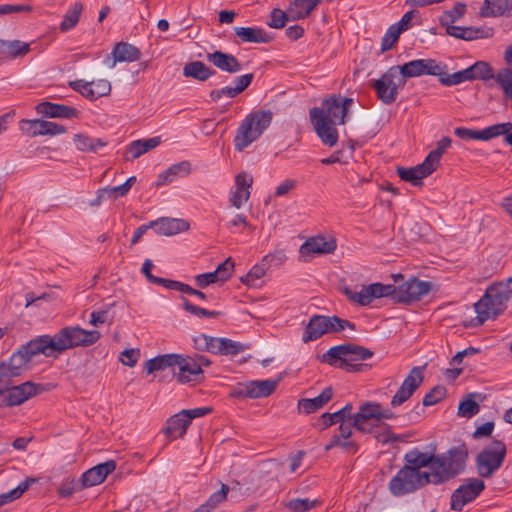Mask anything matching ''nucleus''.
Here are the masks:
<instances>
[{"label":"nucleus","mask_w":512,"mask_h":512,"mask_svg":"<svg viewBox=\"0 0 512 512\" xmlns=\"http://www.w3.org/2000/svg\"><path fill=\"white\" fill-rule=\"evenodd\" d=\"M37 112L51 118H78L79 111L64 104H57L52 102H42L36 107Z\"/></svg>","instance_id":"obj_24"},{"label":"nucleus","mask_w":512,"mask_h":512,"mask_svg":"<svg viewBox=\"0 0 512 512\" xmlns=\"http://www.w3.org/2000/svg\"><path fill=\"white\" fill-rule=\"evenodd\" d=\"M327 322L326 316L314 315L310 318L305 333L303 335V342L307 343L310 341L317 340L322 335L327 334Z\"/></svg>","instance_id":"obj_26"},{"label":"nucleus","mask_w":512,"mask_h":512,"mask_svg":"<svg viewBox=\"0 0 512 512\" xmlns=\"http://www.w3.org/2000/svg\"><path fill=\"white\" fill-rule=\"evenodd\" d=\"M189 419L186 417V412H179L167 421V426L164 429V433L169 437H182L187 428L189 427Z\"/></svg>","instance_id":"obj_32"},{"label":"nucleus","mask_w":512,"mask_h":512,"mask_svg":"<svg viewBox=\"0 0 512 512\" xmlns=\"http://www.w3.org/2000/svg\"><path fill=\"white\" fill-rule=\"evenodd\" d=\"M511 11L505 0H485L484 7L481 9V15L485 17L502 16Z\"/></svg>","instance_id":"obj_42"},{"label":"nucleus","mask_w":512,"mask_h":512,"mask_svg":"<svg viewBox=\"0 0 512 512\" xmlns=\"http://www.w3.org/2000/svg\"><path fill=\"white\" fill-rule=\"evenodd\" d=\"M423 381L421 369L414 367L407 377L404 379L402 385L392 397L391 405L397 407L406 402L413 393L419 388Z\"/></svg>","instance_id":"obj_15"},{"label":"nucleus","mask_w":512,"mask_h":512,"mask_svg":"<svg viewBox=\"0 0 512 512\" xmlns=\"http://www.w3.org/2000/svg\"><path fill=\"white\" fill-rule=\"evenodd\" d=\"M216 71L207 66L202 61H192L187 63L183 68V75L187 78L204 82L214 76Z\"/></svg>","instance_id":"obj_31"},{"label":"nucleus","mask_w":512,"mask_h":512,"mask_svg":"<svg viewBox=\"0 0 512 512\" xmlns=\"http://www.w3.org/2000/svg\"><path fill=\"white\" fill-rule=\"evenodd\" d=\"M512 130V122L498 123L481 130V140L487 141L499 136H504Z\"/></svg>","instance_id":"obj_46"},{"label":"nucleus","mask_w":512,"mask_h":512,"mask_svg":"<svg viewBox=\"0 0 512 512\" xmlns=\"http://www.w3.org/2000/svg\"><path fill=\"white\" fill-rule=\"evenodd\" d=\"M190 170L191 167L188 161L173 164L158 176L156 185L159 187L171 183L177 178L185 177L190 173Z\"/></svg>","instance_id":"obj_27"},{"label":"nucleus","mask_w":512,"mask_h":512,"mask_svg":"<svg viewBox=\"0 0 512 512\" xmlns=\"http://www.w3.org/2000/svg\"><path fill=\"white\" fill-rule=\"evenodd\" d=\"M83 11V5L80 2H75L65 13L62 22L60 23V30L67 32L74 28Z\"/></svg>","instance_id":"obj_40"},{"label":"nucleus","mask_w":512,"mask_h":512,"mask_svg":"<svg viewBox=\"0 0 512 512\" xmlns=\"http://www.w3.org/2000/svg\"><path fill=\"white\" fill-rule=\"evenodd\" d=\"M141 58V51L134 45L128 42L117 43L111 54L105 59V63L114 68L117 62H134Z\"/></svg>","instance_id":"obj_16"},{"label":"nucleus","mask_w":512,"mask_h":512,"mask_svg":"<svg viewBox=\"0 0 512 512\" xmlns=\"http://www.w3.org/2000/svg\"><path fill=\"white\" fill-rule=\"evenodd\" d=\"M206 59L219 70L229 74L238 73L242 69L241 63L234 55L222 51L207 53Z\"/></svg>","instance_id":"obj_21"},{"label":"nucleus","mask_w":512,"mask_h":512,"mask_svg":"<svg viewBox=\"0 0 512 512\" xmlns=\"http://www.w3.org/2000/svg\"><path fill=\"white\" fill-rule=\"evenodd\" d=\"M39 390H42L41 387L30 381L12 386L11 379H1L0 407L20 405L35 396Z\"/></svg>","instance_id":"obj_9"},{"label":"nucleus","mask_w":512,"mask_h":512,"mask_svg":"<svg viewBox=\"0 0 512 512\" xmlns=\"http://www.w3.org/2000/svg\"><path fill=\"white\" fill-rule=\"evenodd\" d=\"M318 500L305 499H292L287 503V508L294 512H305L314 508L318 504Z\"/></svg>","instance_id":"obj_56"},{"label":"nucleus","mask_w":512,"mask_h":512,"mask_svg":"<svg viewBox=\"0 0 512 512\" xmlns=\"http://www.w3.org/2000/svg\"><path fill=\"white\" fill-rule=\"evenodd\" d=\"M373 351L357 344H343L331 347L322 355L321 361L336 365L347 372H361L367 364L358 363L371 358Z\"/></svg>","instance_id":"obj_5"},{"label":"nucleus","mask_w":512,"mask_h":512,"mask_svg":"<svg viewBox=\"0 0 512 512\" xmlns=\"http://www.w3.org/2000/svg\"><path fill=\"white\" fill-rule=\"evenodd\" d=\"M234 266V262L229 257L217 267L214 272L219 277L220 282H225L231 277Z\"/></svg>","instance_id":"obj_63"},{"label":"nucleus","mask_w":512,"mask_h":512,"mask_svg":"<svg viewBox=\"0 0 512 512\" xmlns=\"http://www.w3.org/2000/svg\"><path fill=\"white\" fill-rule=\"evenodd\" d=\"M179 372L176 377L178 382L184 384L189 382H197L203 378V370L199 369L198 364H194L191 357H184L181 355V359L177 366Z\"/></svg>","instance_id":"obj_23"},{"label":"nucleus","mask_w":512,"mask_h":512,"mask_svg":"<svg viewBox=\"0 0 512 512\" xmlns=\"http://www.w3.org/2000/svg\"><path fill=\"white\" fill-rule=\"evenodd\" d=\"M354 427L361 432H369L367 424L370 421L381 420V405L376 402H366L362 404L359 411L352 417Z\"/></svg>","instance_id":"obj_17"},{"label":"nucleus","mask_w":512,"mask_h":512,"mask_svg":"<svg viewBox=\"0 0 512 512\" xmlns=\"http://www.w3.org/2000/svg\"><path fill=\"white\" fill-rule=\"evenodd\" d=\"M431 287L432 284L429 281L410 278L398 288L393 285L373 283L368 286H362L358 292L350 288H345L344 294L350 301L361 306L370 304L376 298L386 296H391L395 302L409 304L427 295Z\"/></svg>","instance_id":"obj_4"},{"label":"nucleus","mask_w":512,"mask_h":512,"mask_svg":"<svg viewBox=\"0 0 512 512\" xmlns=\"http://www.w3.org/2000/svg\"><path fill=\"white\" fill-rule=\"evenodd\" d=\"M235 35L245 43H268L271 36L259 27H235Z\"/></svg>","instance_id":"obj_28"},{"label":"nucleus","mask_w":512,"mask_h":512,"mask_svg":"<svg viewBox=\"0 0 512 512\" xmlns=\"http://www.w3.org/2000/svg\"><path fill=\"white\" fill-rule=\"evenodd\" d=\"M268 267L264 265L263 261L259 265H255L252 269L243 277L240 278L243 284L254 286L255 282L262 278Z\"/></svg>","instance_id":"obj_53"},{"label":"nucleus","mask_w":512,"mask_h":512,"mask_svg":"<svg viewBox=\"0 0 512 512\" xmlns=\"http://www.w3.org/2000/svg\"><path fill=\"white\" fill-rule=\"evenodd\" d=\"M466 8L467 6L463 2L455 3L451 9L445 10L439 17L440 25L444 28L453 25L455 22L464 17Z\"/></svg>","instance_id":"obj_37"},{"label":"nucleus","mask_w":512,"mask_h":512,"mask_svg":"<svg viewBox=\"0 0 512 512\" xmlns=\"http://www.w3.org/2000/svg\"><path fill=\"white\" fill-rule=\"evenodd\" d=\"M451 143L452 141L449 137H443L440 141L437 142L436 148L432 150L425 158L426 162L434 167V170H436L442 155L451 146Z\"/></svg>","instance_id":"obj_45"},{"label":"nucleus","mask_w":512,"mask_h":512,"mask_svg":"<svg viewBox=\"0 0 512 512\" xmlns=\"http://www.w3.org/2000/svg\"><path fill=\"white\" fill-rule=\"evenodd\" d=\"M244 350V346L236 341L227 338H220L219 354L236 355Z\"/></svg>","instance_id":"obj_54"},{"label":"nucleus","mask_w":512,"mask_h":512,"mask_svg":"<svg viewBox=\"0 0 512 512\" xmlns=\"http://www.w3.org/2000/svg\"><path fill=\"white\" fill-rule=\"evenodd\" d=\"M468 449L465 444L452 447L446 453L435 455L413 450L404 457L406 466L420 470L429 467L430 483L441 484L462 473L466 467Z\"/></svg>","instance_id":"obj_2"},{"label":"nucleus","mask_w":512,"mask_h":512,"mask_svg":"<svg viewBox=\"0 0 512 512\" xmlns=\"http://www.w3.org/2000/svg\"><path fill=\"white\" fill-rule=\"evenodd\" d=\"M354 100L350 97H343L341 95H331L322 102V115L325 119L332 121V123L344 124L345 117L349 108Z\"/></svg>","instance_id":"obj_11"},{"label":"nucleus","mask_w":512,"mask_h":512,"mask_svg":"<svg viewBox=\"0 0 512 512\" xmlns=\"http://www.w3.org/2000/svg\"><path fill=\"white\" fill-rule=\"evenodd\" d=\"M82 489H84V487L80 486V479H65L58 489V494L60 497L66 498L70 497L74 491H80Z\"/></svg>","instance_id":"obj_59"},{"label":"nucleus","mask_w":512,"mask_h":512,"mask_svg":"<svg viewBox=\"0 0 512 512\" xmlns=\"http://www.w3.org/2000/svg\"><path fill=\"white\" fill-rule=\"evenodd\" d=\"M495 81L502 89L504 96L507 99L512 100V69L511 68L500 69L496 73Z\"/></svg>","instance_id":"obj_43"},{"label":"nucleus","mask_w":512,"mask_h":512,"mask_svg":"<svg viewBox=\"0 0 512 512\" xmlns=\"http://www.w3.org/2000/svg\"><path fill=\"white\" fill-rule=\"evenodd\" d=\"M101 334L96 330H85L78 326L62 328L54 336L41 335L22 345L15 352L8 363L0 365V380L11 379L18 376L20 371L36 355L43 354L46 357H58L64 351L77 347L89 346L98 341Z\"/></svg>","instance_id":"obj_1"},{"label":"nucleus","mask_w":512,"mask_h":512,"mask_svg":"<svg viewBox=\"0 0 512 512\" xmlns=\"http://www.w3.org/2000/svg\"><path fill=\"white\" fill-rule=\"evenodd\" d=\"M402 31L395 24L391 25L382 38L381 50L383 52L390 50L398 41Z\"/></svg>","instance_id":"obj_52"},{"label":"nucleus","mask_w":512,"mask_h":512,"mask_svg":"<svg viewBox=\"0 0 512 512\" xmlns=\"http://www.w3.org/2000/svg\"><path fill=\"white\" fill-rule=\"evenodd\" d=\"M115 469L116 463L113 460L98 464L82 474L80 486L87 488L101 484Z\"/></svg>","instance_id":"obj_18"},{"label":"nucleus","mask_w":512,"mask_h":512,"mask_svg":"<svg viewBox=\"0 0 512 512\" xmlns=\"http://www.w3.org/2000/svg\"><path fill=\"white\" fill-rule=\"evenodd\" d=\"M336 446L342 447L350 453H355L357 451V445L353 441H347V439H343L338 435L331 438L330 442L325 446V450L328 451Z\"/></svg>","instance_id":"obj_61"},{"label":"nucleus","mask_w":512,"mask_h":512,"mask_svg":"<svg viewBox=\"0 0 512 512\" xmlns=\"http://www.w3.org/2000/svg\"><path fill=\"white\" fill-rule=\"evenodd\" d=\"M434 167L424 160L421 164L413 167H398L397 173L401 180L410 182L414 186H420L422 179L434 172Z\"/></svg>","instance_id":"obj_22"},{"label":"nucleus","mask_w":512,"mask_h":512,"mask_svg":"<svg viewBox=\"0 0 512 512\" xmlns=\"http://www.w3.org/2000/svg\"><path fill=\"white\" fill-rule=\"evenodd\" d=\"M336 248L337 242L334 237H325L324 235L312 236L300 246V259L303 262H308L317 255L331 254Z\"/></svg>","instance_id":"obj_10"},{"label":"nucleus","mask_w":512,"mask_h":512,"mask_svg":"<svg viewBox=\"0 0 512 512\" xmlns=\"http://www.w3.org/2000/svg\"><path fill=\"white\" fill-rule=\"evenodd\" d=\"M35 481L36 480L34 478H27L24 482L20 483L16 488L0 495V506L20 498L23 495V493L28 490L30 485Z\"/></svg>","instance_id":"obj_47"},{"label":"nucleus","mask_w":512,"mask_h":512,"mask_svg":"<svg viewBox=\"0 0 512 512\" xmlns=\"http://www.w3.org/2000/svg\"><path fill=\"white\" fill-rule=\"evenodd\" d=\"M485 488L481 479H469L466 484L461 485L451 496V509L461 510L467 503L473 501Z\"/></svg>","instance_id":"obj_13"},{"label":"nucleus","mask_w":512,"mask_h":512,"mask_svg":"<svg viewBox=\"0 0 512 512\" xmlns=\"http://www.w3.org/2000/svg\"><path fill=\"white\" fill-rule=\"evenodd\" d=\"M286 259L287 256L285 251L282 249H277L265 255L262 260L264 265H266L269 268L271 266H281L286 261Z\"/></svg>","instance_id":"obj_60"},{"label":"nucleus","mask_w":512,"mask_h":512,"mask_svg":"<svg viewBox=\"0 0 512 512\" xmlns=\"http://www.w3.org/2000/svg\"><path fill=\"white\" fill-rule=\"evenodd\" d=\"M277 384V380L250 381L244 384L237 394L249 398L267 397L275 391Z\"/></svg>","instance_id":"obj_19"},{"label":"nucleus","mask_w":512,"mask_h":512,"mask_svg":"<svg viewBox=\"0 0 512 512\" xmlns=\"http://www.w3.org/2000/svg\"><path fill=\"white\" fill-rule=\"evenodd\" d=\"M150 226L159 235L173 236L181 232H186L190 228L189 222L178 218H159L150 222Z\"/></svg>","instance_id":"obj_20"},{"label":"nucleus","mask_w":512,"mask_h":512,"mask_svg":"<svg viewBox=\"0 0 512 512\" xmlns=\"http://www.w3.org/2000/svg\"><path fill=\"white\" fill-rule=\"evenodd\" d=\"M352 409H353L352 405L348 403L342 409H340L334 413H324L321 416L324 426L329 427L338 422L342 423L346 420H352V417H353V415H351Z\"/></svg>","instance_id":"obj_41"},{"label":"nucleus","mask_w":512,"mask_h":512,"mask_svg":"<svg viewBox=\"0 0 512 512\" xmlns=\"http://www.w3.org/2000/svg\"><path fill=\"white\" fill-rule=\"evenodd\" d=\"M506 453V445L500 440H493L476 457L478 474L490 478L502 466Z\"/></svg>","instance_id":"obj_8"},{"label":"nucleus","mask_w":512,"mask_h":512,"mask_svg":"<svg viewBox=\"0 0 512 512\" xmlns=\"http://www.w3.org/2000/svg\"><path fill=\"white\" fill-rule=\"evenodd\" d=\"M471 71H473V75L475 79L481 80H489L494 79L496 74H493L492 67L484 61H478L474 65L471 66Z\"/></svg>","instance_id":"obj_50"},{"label":"nucleus","mask_w":512,"mask_h":512,"mask_svg":"<svg viewBox=\"0 0 512 512\" xmlns=\"http://www.w3.org/2000/svg\"><path fill=\"white\" fill-rule=\"evenodd\" d=\"M160 143L161 138L159 136L143 140H135L128 145L127 151L132 155L133 159H136L156 148Z\"/></svg>","instance_id":"obj_35"},{"label":"nucleus","mask_w":512,"mask_h":512,"mask_svg":"<svg viewBox=\"0 0 512 512\" xmlns=\"http://www.w3.org/2000/svg\"><path fill=\"white\" fill-rule=\"evenodd\" d=\"M229 490L230 488L228 485L222 484L221 489L213 493L207 502L201 505L195 512H212L218 504L226 499Z\"/></svg>","instance_id":"obj_44"},{"label":"nucleus","mask_w":512,"mask_h":512,"mask_svg":"<svg viewBox=\"0 0 512 512\" xmlns=\"http://www.w3.org/2000/svg\"><path fill=\"white\" fill-rule=\"evenodd\" d=\"M73 142L78 150L94 153L107 145V142L100 138H91L82 133L75 134Z\"/></svg>","instance_id":"obj_34"},{"label":"nucleus","mask_w":512,"mask_h":512,"mask_svg":"<svg viewBox=\"0 0 512 512\" xmlns=\"http://www.w3.org/2000/svg\"><path fill=\"white\" fill-rule=\"evenodd\" d=\"M479 409V404L471 398H468L459 403L458 415L464 418H471L479 412Z\"/></svg>","instance_id":"obj_58"},{"label":"nucleus","mask_w":512,"mask_h":512,"mask_svg":"<svg viewBox=\"0 0 512 512\" xmlns=\"http://www.w3.org/2000/svg\"><path fill=\"white\" fill-rule=\"evenodd\" d=\"M289 20H291L289 9L285 12L279 8H274L271 11L270 20L267 22V25L274 29H281L285 27Z\"/></svg>","instance_id":"obj_49"},{"label":"nucleus","mask_w":512,"mask_h":512,"mask_svg":"<svg viewBox=\"0 0 512 512\" xmlns=\"http://www.w3.org/2000/svg\"><path fill=\"white\" fill-rule=\"evenodd\" d=\"M183 308L185 311L197 317L214 318L219 315L217 311H210L191 304L186 298L182 297Z\"/></svg>","instance_id":"obj_57"},{"label":"nucleus","mask_w":512,"mask_h":512,"mask_svg":"<svg viewBox=\"0 0 512 512\" xmlns=\"http://www.w3.org/2000/svg\"><path fill=\"white\" fill-rule=\"evenodd\" d=\"M446 395V389L444 386H436L428 392L423 398L424 406H431L438 403Z\"/></svg>","instance_id":"obj_62"},{"label":"nucleus","mask_w":512,"mask_h":512,"mask_svg":"<svg viewBox=\"0 0 512 512\" xmlns=\"http://www.w3.org/2000/svg\"><path fill=\"white\" fill-rule=\"evenodd\" d=\"M40 119L22 120L20 123V130L29 137H36L42 135V125Z\"/></svg>","instance_id":"obj_55"},{"label":"nucleus","mask_w":512,"mask_h":512,"mask_svg":"<svg viewBox=\"0 0 512 512\" xmlns=\"http://www.w3.org/2000/svg\"><path fill=\"white\" fill-rule=\"evenodd\" d=\"M102 203V194H76L71 205L82 211L92 210Z\"/></svg>","instance_id":"obj_38"},{"label":"nucleus","mask_w":512,"mask_h":512,"mask_svg":"<svg viewBox=\"0 0 512 512\" xmlns=\"http://www.w3.org/2000/svg\"><path fill=\"white\" fill-rule=\"evenodd\" d=\"M30 51V45L28 43L13 40L6 41L0 40V53L7 55L12 58L24 56Z\"/></svg>","instance_id":"obj_36"},{"label":"nucleus","mask_w":512,"mask_h":512,"mask_svg":"<svg viewBox=\"0 0 512 512\" xmlns=\"http://www.w3.org/2000/svg\"><path fill=\"white\" fill-rule=\"evenodd\" d=\"M272 121V112L259 110L247 115L240 123L234 137V146L237 151H243L256 141L269 127Z\"/></svg>","instance_id":"obj_6"},{"label":"nucleus","mask_w":512,"mask_h":512,"mask_svg":"<svg viewBox=\"0 0 512 512\" xmlns=\"http://www.w3.org/2000/svg\"><path fill=\"white\" fill-rule=\"evenodd\" d=\"M140 358V350L139 349H125L119 357V360L123 365L133 367L136 365Z\"/></svg>","instance_id":"obj_64"},{"label":"nucleus","mask_w":512,"mask_h":512,"mask_svg":"<svg viewBox=\"0 0 512 512\" xmlns=\"http://www.w3.org/2000/svg\"><path fill=\"white\" fill-rule=\"evenodd\" d=\"M475 311L477 313L476 317V325H482L486 320L491 317H497L500 313H502L503 309L500 306H496V303L489 299L486 302L485 307L479 306V301L475 303Z\"/></svg>","instance_id":"obj_39"},{"label":"nucleus","mask_w":512,"mask_h":512,"mask_svg":"<svg viewBox=\"0 0 512 512\" xmlns=\"http://www.w3.org/2000/svg\"><path fill=\"white\" fill-rule=\"evenodd\" d=\"M512 290H508L504 285H491L485 292L484 296L479 300V306L485 307L486 302L492 299L496 306L503 309L504 304L511 298Z\"/></svg>","instance_id":"obj_29"},{"label":"nucleus","mask_w":512,"mask_h":512,"mask_svg":"<svg viewBox=\"0 0 512 512\" xmlns=\"http://www.w3.org/2000/svg\"><path fill=\"white\" fill-rule=\"evenodd\" d=\"M333 391L331 387L325 388L320 395L312 399H301L298 402V409L305 414L313 413L321 409L332 398Z\"/></svg>","instance_id":"obj_30"},{"label":"nucleus","mask_w":512,"mask_h":512,"mask_svg":"<svg viewBox=\"0 0 512 512\" xmlns=\"http://www.w3.org/2000/svg\"><path fill=\"white\" fill-rule=\"evenodd\" d=\"M70 87L79 92L89 100H96L106 96L111 92V84L106 79L86 82L84 80H75L69 83Z\"/></svg>","instance_id":"obj_14"},{"label":"nucleus","mask_w":512,"mask_h":512,"mask_svg":"<svg viewBox=\"0 0 512 512\" xmlns=\"http://www.w3.org/2000/svg\"><path fill=\"white\" fill-rule=\"evenodd\" d=\"M326 319H328L327 333H337L345 328H349L351 330L355 329V325L352 322L341 319L337 316H326Z\"/></svg>","instance_id":"obj_51"},{"label":"nucleus","mask_w":512,"mask_h":512,"mask_svg":"<svg viewBox=\"0 0 512 512\" xmlns=\"http://www.w3.org/2000/svg\"><path fill=\"white\" fill-rule=\"evenodd\" d=\"M309 114L314 129L322 143L329 147L334 146L338 141V131L335 127L338 124L325 119L318 107L310 109Z\"/></svg>","instance_id":"obj_12"},{"label":"nucleus","mask_w":512,"mask_h":512,"mask_svg":"<svg viewBox=\"0 0 512 512\" xmlns=\"http://www.w3.org/2000/svg\"><path fill=\"white\" fill-rule=\"evenodd\" d=\"M494 34L493 28H477L473 26L463 27V38L464 41H472L483 38H490Z\"/></svg>","instance_id":"obj_48"},{"label":"nucleus","mask_w":512,"mask_h":512,"mask_svg":"<svg viewBox=\"0 0 512 512\" xmlns=\"http://www.w3.org/2000/svg\"><path fill=\"white\" fill-rule=\"evenodd\" d=\"M430 483L427 472L403 466L390 480L388 488L393 496L399 497L412 493Z\"/></svg>","instance_id":"obj_7"},{"label":"nucleus","mask_w":512,"mask_h":512,"mask_svg":"<svg viewBox=\"0 0 512 512\" xmlns=\"http://www.w3.org/2000/svg\"><path fill=\"white\" fill-rule=\"evenodd\" d=\"M440 74V65L434 59H418L401 66L390 67L379 79L371 83L378 99L386 104L396 101L399 89L406 84V78Z\"/></svg>","instance_id":"obj_3"},{"label":"nucleus","mask_w":512,"mask_h":512,"mask_svg":"<svg viewBox=\"0 0 512 512\" xmlns=\"http://www.w3.org/2000/svg\"><path fill=\"white\" fill-rule=\"evenodd\" d=\"M180 359V354L172 353L159 355L147 360L145 362L144 369L146 370L147 374H152L156 371H162L168 368L172 369L174 372V369L177 366V363H179Z\"/></svg>","instance_id":"obj_25"},{"label":"nucleus","mask_w":512,"mask_h":512,"mask_svg":"<svg viewBox=\"0 0 512 512\" xmlns=\"http://www.w3.org/2000/svg\"><path fill=\"white\" fill-rule=\"evenodd\" d=\"M320 2L321 0H294L289 6L291 21L308 17Z\"/></svg>","instance_id":"obj_33"}]
</instances>
